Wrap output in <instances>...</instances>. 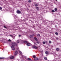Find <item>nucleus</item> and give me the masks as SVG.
Listing matches in <instances>:
<instances>
[{"mask_svg":"<svg viewBox=\"0 0 61 61\" xmlns=\"http://www.w3.org/2000/svg\"><path fill=\"white\" fill-rule=\"evenodd\" d=\"M12 46H11V48L13 50H15V49L14 47V46H16L17 44L15 42H13L12 44Z\"/></svg>","mask_w":61,"mask_h":61,"instance_id":"obj_1","label":"nucleus"},{"mask_svg":"<svg viewBox=\"0 0 61 61\" xmlns=\"http://www.w3.org/2000/svg\"><path fill=\"white\" fill-rule=\"evenodd\" d=\"M32 46H33L34 48H35V49H37V48H38V47H36V46H34L33 45Z\"/></svg>","mask_w":61,"mask_h":61,"instance_id":"obj_2","label":"nucleus"},{"mask_svg":"<svg viewBox=\"0 0 61 61\" xmlns=\"http://www.w3.org/2000/svg\"><path fill=\"white\" fill-rule=\"evenodd\" d=\"M17 13L18 14H19L21 13V11L19 10H17Z\"/></svg>","mask_w":61,"mask_h":61,"instance_id":"obj_3","label":"nucleus"},{"mask_svg":"<svg viewBox=\"0 0 61 61\" xmlns=\"http://www.w3.org/2000/svg\"><path fill=\"white\" fill-rule=\"evenodd\" d=\"M18 53V52L17 51H16L15 52L14 54L16 56V55H17Z\"/></svg>","mask_w":61,"mask_h":61,"instance_id":"obj_4","label":"nucleus"},{"mask_svg":"<svg viewBox=\"0 0 61 61\" xmlns=\"http://www.w3.org/2000/svg\"><path fill=\"white\" fill-rule=\"evenodd\" d=\"M10 59H13L14 58V56H11L10 57Z\"/></svg>","mask_w":61,"mask_h":61,"instance_id":"obj_5","label":"nucleus"},{"mask_svg":"<svg viewBox=\"0 0 61 61\" xmlns=\"http://www.w3.org/2000/svg\"><path fill=\"white\" fill-rule=\"evenodd\" d=\"M22 42H23L24 43H27V41H22Z\"/></svg>","mask_w":61,"mask_h":61,"instance_id":"obj_6","label":"nucleus"},{"mask_svg":"<svg viewBox=\"0 0 61 61\" xmlns=\"http://www.w3.org/2000/svg\"><path fill=\"white\" fill-rule=\"evenodd\" d=\"M30 45L31 44H30V43H27V46H30Z\"/></svg>","mask_w":61,"mask_h":61,"instance_id":"obj_7","label":"nucleus"},{"mask_svg":"<svg viewBox=\"0 0 61 61\" xmlns=\"http://www.w3.org/2000/svg\"><path fill=\"white\" fill-rule=\"evenodd\" d=\"M34 59L35 60H37L38 59V58H35Z\"/></svg>","mask_w":61,"mask_h":61,"instance_id":"obj_8","label":"nucleus"},{"mask_svg":"<svg viewBox=\"0 0 61 61\" xmlns=\"http://www.w3.org/2000/svg\"><path fill=\"white\" fill-rule=\"evenodd\" d=\"M20 40H17V43H19V42H20Z\"/></svg>","mask_w":61,"mask_h":61,"instance_id":"obj_9","label":"nucleus"},{"mask_svg":"<svg viewBox=\"0 0 61 61\" xmlns=\"http://www.w3.org/2000/svg\"><path fill=\"white\" fill-rule=\"evenodd\" d=\"M34 38L35 39V40H36V41H37V38H36L34 37Z\"/></svg>","mask_w":61,"mask_h":61,"instance_id":"obj_10","label":"nucleus"},{"mask_svg":"<svg viewBox=\"0 0 61 61\" xmlns=\"http://www.w3.org/2000/svg\"><path fill=\"white\" fill-rule=\"evenodd\" d=\"M45 53L46 55H47L48 54V52L47 51H46L45 52Z\"/></svg>","mask_w":61,"mask_h":61,"instance_id":"obj_11","label":"nucleus"},{"mask_svg":"<svg viewBox=\"0 0 61 61\" xmlns=\"http://www.w3.org/2000/svg\"><path fill=\"white\" fill-rule=\"evenodd\" d=\"M20 53L22 55V52L21 51H19Z\"/></svg>","mask_w":61,"mask_h":61,"instance_id":"obj_12","label":"nucleus"},{"mask_svg":"<svg viewBox=\"0 0 61 61\" xmlns=\"http://www.w3.org/2000/svg\"><path fill=\"white\" fill-rule=\"evenodd\" d=\"M4 59V58L2 57V58H1L0 57V59Z\"/></svg>","mask_w":61,"mask_h":61,"instance_id":"obj_13","label":"nucleus"},{"mask_svg":"<svg viewBox=\"0 0 61 61\" xmlns=\"http://www.w3.org/2000/svg\"><path fill=\"white\" fill-rule=\"evenodd\" d=\"M57 9L56 8H55V11H57Z\"/></svg>","mask_w":61,"mask_h":61,"instance_id":"obj_14","label":"nucleus"},{"mask_svg":"<svg viewBox=\"0 0 61 61\" xmlns=\"http://www.w3.org/2000/svg\"><path fill=\"white\" fill-rule=\"evenodd\" d=\"M43 44H46V42L45 41H43Z\"/></svg>","mask_w":61,"mask_h":61,"instance_id":"obj_15","label":"nucleus"},{"mask_svg":"<svg viewBox=\"0 0 61 61\" xmlns=\"http://www.w3.org/2000/svg\"><path fill=\"white\" fill-rule=\"evenodd\" d=\"M44 58L45 60H47V58L46 57H45Z\"/></svg>","mask_w":61,"mask_h":61,"instance_id":"obj_16","label":"nucleus"},{"mask_svg":"<svg viewBox=\"0 0 61 61\" xmlns=\"http://www.w3.org/2000/svg\"><path fill=\"white\" fill-rule=\"evenodd\" d=\"M30 38H31V37H33V36L30 35Z\"/></svg>","mask_w":61,"mask_h":61,"instance_id":"obj_17","label":"nucleus"},{"mask_svg":"<svg viewBox=\"0 0 61 61\" xmlns=\"http://www.w3.org/2000/svg\"><path fill=\"white\" fill-rule=\"evenodd\" d=\"M56 50L57 51H58V50H59V49L57 48L56 49Z\"/></svg>","mask_w":61,"mask_h":61,"instance_id":"obj_18","label":"nucleus"},{"mask_svg":"<svg viewBox=\"0 0 61 61\" xmlns=\"http://www.w3.org/2000/svg\"><path fill=\"white\" fill-rule=\"evenodd\" d=\"M55 34L56 35H58V33L57 32H56L55 33Z\"/></svg>","mask_w":61,"mask_h":61,"instance_id":"obj_19","label":"nucleus"},{"mask_svg":"<svg viewBox=\"0 0 61 61\" xmlns=\"http://www.w3.org/2000/svg\"><path fill=\"white\" fill-rule=\"evenodd\" d=\"M33 57H34V58H35L36 57V56H35V55H33Z\"/></svg>","mask_w":61,"mask_h":61,"instance_id":"obj_20","label":"nucleus"},{"mask_svg":"<svg viewBox=\"0 0 61 61\" xmlns=\"http://www.w3.org/2000/svg\"><path fill=\"white\" fill-rule=\"evenodd\" d=\"M36 9H37V10H38V9H39V8H38V7H36Z\"/></svg>","mask_w":61,"mask_h":61,"instance_id":"obj_21","label":"nucleus"},{"mask_svg":"<svg viewBox=\"0 0 61 61\" xmlns=\"http://www.w3.org/2000/svg\"><path fill=\"white\" fill-rule=\"evenodd\" d=\"M28 60H31V59L30 58H28Z\"/></svg>","mask_w":61,"mask_h":61,"instance_id":"obj_22","label":"nucleus"},{"mask_svg":"<svg viewBox=\"0 0 61 61\" xmlns=\"http://www.w3.org/2000/svg\"><path fill=\"white\" fill-rule=\"evenodd\" d=\"M49 43H51V41H49Z\"/></svg>","mask_w":61,"mask_h":61,"instance_id":"obj_23","label":"nucleus"},{"mask_svg":"<svg viewBox=\"0 0 61 61\" xmlns=\"http://www.w3.org/2000/svg\"><path fill=\"white\" fill-rule=\"evenodd\" d=\"M35 5L36 6H37L38 5L37 4H36Z\"/></svg>","mask_w":61,"mask_h":61,"instance_id":"obj_24","label":"nucleus"},{"mask_svg":"<svg viewBox=\"0 0 61 61\" xmlns=\"http://www.w3.org/2000/svg\"><path fill=\"white\" fill-rule=\"evenodd\" d=\"M2 8L1 7H0V10H2Z\"/></svg>","mask_w":61,"mask_h":61,"instance_id":"obj_25","label":"nucleus"},{"mask_svg":"<svg viewBox=\"0 0 61 61\" xmlns=\"http://www.w3.org/2000/svg\"><path fill=\"white\" fill-rule=\"evenodd\" d=\"M28 2L29 3H30V2H31V0H29Z\"/></svg>","mask_w":61,"mask_h":61,"instance_id":"obj_26","label":"nucleus"},{"mask_svg":"<svg viewBox=\"0 0 61 61\" xmlns=\"http://www.w3.org/2000/svg\"><path fill=\"white\" fill-rule=\"evenodd\" d=\"M10 36H11L12 37H13V36H12V35H10Z\"/></svg>","mask_w":61,"mask_h":61,"instance_id":"obj_27","label":"nucleus"},{"mask_svg":"<svg viewBox=\"0 0 61 61\" xmlns=\"http://www.w3.org/2000/svg\"><path fill=\"white\" fill-rule=\"evenodd\" d=\"M8 41H11V40L10 39Z\"/></svg>","mask_w":61,"mask_h":61,"instance_id":"obj_28","label":"nucleus"},{"mask_svg":"<svg viewBox=\"0 0 61 61\" xmlns=\"http://www.w3.org/2000/svg\"><path fill=\"white\" fill-rule=\"evenodd\" d=\"M56 39H57V40H58V38H56Z\"/></svg>","mask_w":61,"mask_h":61,"instance_id":"obj_29","label":"nucleus"},{"mask_svg":"<svg viewBox=\"0 0 61 61\" xmlns=\"http://www.w3.org/2000/svg\"><path fill=\"white\" fill-rule=\"evenodd\" d=\"M4 27H5V28H6V27H5V25H4Z\"/></svg>","mask_w":61,"mask_h":61,"instance_id":"obj_30","label":"nucleus"},{"mask_svg":"<svg viewBox=\"0 0 61 61\" xmlns=\"http://www.w3.org/2000/svg\"><path fill=\"white\" fill-rule=\"evenodd\" d=\"M38 36H40V34H38Z\"/></svg>","mask_w":61,"mask_h":61,"instance_id":"obj_31","label":"nucleus"},{"mask_svg":"<svg viewBox=\"0 0 61 61\" xmlns=\"http://www.w3.org/2000/svg\"><path fill=\"white\" fill-rule=\"evenodd\" d=\"M34 45H36V43H34Z\"/></svg>","mask_w":61,"mask_h":61,"instance_id":"obj_32","label":"nucleus"},{"mask_svg":"<svg viewBox=\"0 0 61 61\" xmlns=\"http://www.w3.org/2000/svg\"><path fill=\"white\" fill-rule=\"evenodd\" d=\"M52 12H54V10H52Z\"/></svg>","mask_w":61,"mask_h":61,"instance_id":"obj_33","label":"nucleus"},{"mask_svg":"<svg viewBox=\"0 0 61 61\" xmlns=\"http://www.w3.org/2000/svg\"><path fill=\"white\" fill-rule=\"evenodd\" d=\"M19 37H20V36H21L20 35H19Z\"/></svg>","mask_w":61,"mask_h":61,"instance_id":"obj_34","label":"nucleus"},{"mask_svg":"<svg viewBox=\"0 0 61 61\" xmlns=\"http://www.w3.org/2000/svg\"><path fill=\"white\" fill-rule=\"evenodd\" d=\"M22 57H23V56H22Z\"/></svg>","mask_w":61,"mask_h":61,"instance_id":"obj_35","label":"nucleus"},{"mask_svg":"<svg viewBox=\"0 0 61 61\" xmlns=\"http://www.w3.org/2000/svg\"><path fill=\"white\" fill-rule=\"evenodd\" d=\"M54 12H55V11L54 10Z\"/></svg>","mask_w":61,"mask_h":61,"instance_id":"obj_36","label":"nucleus"},{"mask_svg":"<svg viewBox=\"0 0 61 61\" xmlns=\"http://www.w3.org/2000/svg\"><path fill=\"white\" fill-rule=\"evenodd\" d=\"M56 1H57V0H55Z\"/></svg>","mask_w":61,"mask_h":61,"instance_id":"obj_37","label":"nucleus"}]
</instances>
